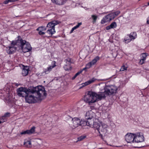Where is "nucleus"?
Masks as SVG:
<instances>
[{
    "label": "nucleus",
    "instance_id": "nucleus-28",
    "mask_svg": "<svg viewBox=\"0 0 149 149\" xmlns=\"http://www.w3.org/2000/svg\"><path fill=\"white\" fill-rule=\"evenodd\" d=\"M47 29V28H45L44 27L42 26L41 27H39L38 28L36 29V30L38 31H45Z\"/></svg>",
    "mask_w": 149,
    "mask_h": 149
},
{
    "label": "nucleus",
    "instance_id": "nucleus-47",
    "mask_svg": "<svg viewBox=\"0 0 149 149\" xmlns=\"http://www.w3.org/2000/svg\"><path fill=\"white\" fill-rule=\"evenodd\" d=\"M90 108L91 109H93L95 108V107H94V106H90Z\"/></svg>",
    "mask_w": 149,
    "mask_h": 149
},
{
    "label": "nucleus",
    "instance_id": "nucleus-22",
    "mask_svg": "<svg viewBox=\"0 0 149 149\" xmlns=\"http://www.w3.org/2000/svg\"><path fill=\"white\" fill-rule=\"evenodd\" d=\"M67 1V0H57L54 3L59 6H61L64 5Z\"/></svg>",
    "mask_w": 149,
    "mask_h": 149
},
{
    "label": "nucleus",
    "instance_id": "nucleus-30",
    "mask_svg": "<svg viewBox=\"0 0 149 149\" xmlns=\"http://www.w3.org/2000/svg\"><path fill=\"white\" fill-rule=\"evenodd\" d=\"M83 71V70H81L78 72L77 73H76L75 75L72 78V80H74L79 75L80 73H81Z\"/></svg>",
    "mask_w": 149,
    "mask_h": 149
},
{
    "label": "nucleus",
    "instance_id": "nucleus-16",
    "mask_svg": "<svg viewBox=\"0 0 149 149\" xmlns=\"http://www.w3.org/2000/svg\"><path fill=\"white\" fill-rule=\"evenodd\" d=\"M55 29H48L46 32V35L45 37L49 38L51 37L52 35L55 33Z\"/></svg>",
    "mask_w": 149,
    "mask_h": 149
},
{
    "label": "nucleus",
    "instance_id": "nucleus-37",
    "mask_svg": "<svg viewBox=\"0 0 149 149\" xmlns=\"http://www.w3.org/2000/svg\"><path fill=\"white\" fill-rule=\"evenodd\" d=\"M145 61V60H143L142 59H141L140 60V61L139 62V64L142 65V64H143V63H144Z\"/></svg>",
    "mask_w": 149,
    "mask_h": 149
},
{
    "label": "nucleus",
    "instance_id": "nucleus-40",
    "mask_svg": "<svg viewBox=\"0 0 149 149\" xmlns=\"http://www.w3.org/2000/svg\"><path fill=\"white\" fill-rule=\"evenodd\" d=\"M10 2V0H6L5 1L3 2V3L5 4H7L9 2Z\"/></svg>",
    "mask_w": 149,
    "mask_h": 149
},
{
    "label": "nucleus",
    "instance_id": "nucleus-51",
    "mask_svg": "<svg viewBox=\"0 0 149 149\" xmlns=\"http://www.w3.org/2000/svg\"><path fill=\"white\" fill-rule=\"evenodd\" d=\"M16 85V86H18V84H16V85Z\"/></svg>",
    "mask_w": 149,
    "mask_h": 149
},
{
    "label": "nucleus",
    "instance_id": "nucleus-19",
    "mask_svg": "<svg viewBox=\"0 0 149 149\" xmlns=\"http://www.w3.org/2000/svg\"><path fill=\"white\" fill-rule=\"evenodd\" d=\"M110 21H111V19H110L109 16H108V15H107L103 18L101 20V23L102 24H104Z\"/></svg>",
    "mask_w": 149,
    "mask_h": 149
},
{
    "label": "nucleus",
    "instance_id": "nucleus-5",
    "mask_svg": "<svg viewBox=\"0 0 149 149\" xmlns=\"http://www.w3.org/2000/svg\"><path fill=\"white\" fill-rule=\"evenodd\" d=\"M33 86L29 87L28 88L24 87H21L17 90V95L20 97H24L28 95L30 91H32V88Z\"/></svg>",
    "mask_w": 149,
    "mask_h": 149
},
{
    "label": "nucleus",
    "instance_id": "nucleus-29",
    "mask_svg": "<svg viewBox=\"0 0 149 149\" xmlns=\"http://www.w3.org/2000/svg\"><path fill=\"white\" fill-rule=\"evenodd\" d=\"M124 40L125 43H128L131 41V39L129 38L128 36H127L125 38Z\"/></svg>",
    "mask_w": 149,
    "mask_h": 149
},
{
    "label": "nucleus",
    "instance_id": "nucleus-8",
    "mask_svg": "<svg viewBox=\"0 0 149 149\" xmlns=\"http://www.w3.org/2000/svg\"><path fill=\"white\" fill-rule=\"evenodd\" d=\"M135 142H141L144 141V138L142 133H137L134 135Z\"/></svg>",
    "mask_w": 149,
    "mask_h": 149
},
{
    "label": "nucleus",
    "instance_id": "nucleus-21",
    "mask_svg": "<svg viewBox=\"0 0 149 149\" xmlns=\"http://www.w3.org/2000/svg\"><path fill=\"white\" fill-rule=\"evenodd\" d=\"M117 26V24L116 22H112L109 26L106 27V29L108 30L111 29H114Z\"/></svg>",
    "mask_w": 149,
    "mask_h": 149
},
{
    "label": "nucleus",
    "instance_id": "nucleus-18",
    "mask_svg": "<svg viewBox=\"0 0 149 149\" xmlns=\"http://www.w3.org/2000/svg\"><path fill=\"white\" fill-rule=\"evenodd\" d=\"M23 68L22 70V74L23 76H25L28 75L29 71V68L27 66H25L23 65Z\"/></svg>",
    "mask_w": 149,
    "mask_h": 149
},
{
    "label": "nucleus",
    "instance_id": "nucleus-11",
    "mask_svg": "<svg viewBox=\"0 0 149 149\" xmlns=\"http://www.w3.org/2000/svg\"><path fill=\"white\" fill-rule=\"evenodd\" d=\"M60 23V22L58 20L51 21L47 24V28H48V29H55V26L59 24Z\"/></svg>",
    "mask_w": 149,
    "mask_h": 149
},
{
    "label": "nucleus",
    "instance_id": "nucleus-1",
    "mask_svg": "<svg viewBox=\"0 0 149 149\" xmlns=\"http://www.w3.org/2000/svg\"><path fill=\"white\" fill-rule=\"evenodd\" d=\"M32 89L25 97L26 102L29 103L36 102V99L41 101L43 99L42 94L45 97L47 95L45 88L42 86L33 87Z\"/></svg>",
    "mask_w": 149,
    "mask_h": 149
},
{
    "label": "nucleus",
    "instance_id": "nucleus-2",
    "mask_svg": "<svg viewBox=\"0 0 149 149\" xmlns=\"http://www.w3.org/2000/svg\"><path fill=\"white\" fill-rule=\"evenodd\" d=\"M105 97L106 96L104 94H97L94 92L89 91L87 95L85 96L84 100L90 105L99 100H101L102 98H105Z\"/></svg>",
    "mask_w": 149,
    "mask_h": 149
},
{
    "label": "nucleus",
    "instance_id": "nucleus-45",
    "mask_svg": "<svg viewBox=\"0 0 149 149\" xmlns=\"http://www.w3.org/2000/svg\"><path fill=\"white\" fill-rule=\"evenodd\" d=\"M74 30L73 28H72L70 32V33H72L73 31Z\"/></svg>",
    "mask_w": 149,
    "mask_h": 149
},
{
    "label": "nucleus",
    "instance_id": "nucleus-48",
    "mask_svg": "<svg viewBox=\"0 0 149 149\" xmlns=\"http://www.w3.org/2000/svg\"><path fill=\"white\" fill-rule=\"evenodd\" d=\"M4 122V120H1L0 119V124L2 123H3V122Z\"/></svg>",
    "mask_w": 149,
    "mask_h": 149
},
{
    "label": "nucleus",
    "instance_id": "nucleus-10",
    "mask_svg": "<svg viewBox=\"0 0 149 149\" xmlns=\"http://www.w3.org/2000/svg\"><path fill=\"white\" fill-rule=\"evenodd\" d=\"M52 64H53V65L47 68V69H45L44 71L41 73L40 75L41 76L45 75V74H48L52 70V69L53 68L56 66V65L55 64L56 62L55 61H53L52 62Z\"/></svg>",
    "mask_w": 149,
    "mask_h": 149
},
{
    "label": "nucleus",
    "instance_id": "nucleus-46",
    "mask_svg": "<svg viewBox=\"0 0 149 149\" xmlns=\"http://www.w3.org/2000/svg\"><path fill=\"white\" fill-rule=\"evenodd\" d=\"M74 30L73 28H72L70 32V33H72L73 31Z\"/></svg>",
    "mask_w": 149,
    "mask_h": 149
},
{
    "label": "nucleus",
    "instance_id": "nucleus-20",
    "mask_svg": "<svg viewBox=\"0 0 149 149\" xmlns=\"http://www.w3.org/2000/svg\"><path fill=\"white\" fill-rule=\"evenodd\" d=\"M95 81V80L93 78L91 80H90L84 83H82L81 84L82 86L80 87L79 88H82L87 86L93 82Z\"/></svg>",
    "mask_w": 149,
    "mask_h": 149
},
{
    "label": "nucleus",
    "instance_id": "nucleus-6",
    "mask_svg": "<svg viewBox=\"0 0 149 149\" xmlns=\"http://www.w3.org/2000/svg\"><path fill=\"white\" fill-rule=\"evenodd\" d=\"M21 40L22 41L20 42L19 49H21L24 53L30 51L32 50V47L30 43L23 40L22 39Z\"/></svg>",
    "mask_w": 149,
    "mask_h": 149
},
{
    "label": "nucleus",
    "instance_id": "nucleus-42",
    "mask_svg": "<svg viewBox=\"0 0 149 149\" xmlns=\"http://www.w3.org/2000/svg\"><path fill=\"white\" fill-rule=\"evenodd\" d=\"M147 23L148 24H149V17L147 19Z\"/></svg>",
    "mask_w": 149,
    "mask_h": 149
},
{
    "label": "nucleus",
    "instance_id": "nucleus-36",
    "mask_svg": "<svg viewBox=\"0 0 149 149\" xmlns=\"http://www.w3.org/2000/svg\"><path fill=\"white\" fill-rule=\"evenodd\" d=\"M127 68L125 67L124 65L123 66L121 69L120 70V71H124L125 70H127Z\"/></svg>",
    "mask_w": 149,
    "mask_h": 149
},
{
    "label": "nucleus",
    "instance_id": "nucleus-15",
    "mask_svg": "<svg viewBox=\"0 0 149 149\" xmlns=\"http://www.w3.org/2000/svg\"><path fill=\"white\" fill-rule=\"evenodd\" d=\"M17 47L10 46L6 47V52L9 54H11L14 53L17 49Z\"/></svg>",
    "mask_w": 149,
    "mask_h": 149
},
{
    "label": "nucleus",
    "instance_id": "nucleus-14",
    "mask_svg": "<svg viewBox=\"0 0 149 149\" xmlns=\"http://www.w3.org/2000/svg\"><path fill=\"white\" fill-rule=\"evenodd\" d=\"M72 121L73 122V126L74 128H76L80 126L81 120L78 118L75 117L72 118Z\"/></svg>",
    "mask_w": 149,
    "mask_h": 149
},
{
    "label": "nucleus",
    "instance_id": "nucleus-12",
    "mask_svg": "<svg viewBox=\"0 0 149 149\" xmlns=\"http://www.w3.org/2000/svg\"><path fill=\"white\" fill-rule=\"evenodd\" d=\"M18 37V39L17 40H13L12 41L10 45L14 46L15 47H17L19 48L20 42H21L22 41L21 39L22 38L21 37L19 36Z\"/></svg>",
    "mask_w": 149,
    "mask_h": 149
},
{
    "label": "nucleus",
    "instance_id": "nucleus-32",
    "mask_svg": "<svg viewBox=\"0 0 149 149\" xmlns=\"http://www.w3.org/2000/svg\"><path fill=\"white\" fill-rule=\"evenodd\" d=\"M108 16H109L110 19H111V20L113 19L115 17L114 15V14L113 13H110V14H108Z\"/></svg>",
    "mask_w": 149,
    "mask_h": 149
},
{
    "label": "nucleus",
    "instance_id": "nucleus-49",
    "mask_svg": "<svg viewBox=\"0 0 149 149\" xmlns=\"http://www.w3.org/2000/svg\"><path fill=\"white\" fill-rule=\"evenodd\" d=\"M73 28L74 30H75V29H77V27L75 26H74V27Z\"/></svg>",
    "mask_w": 149,
    "mask_h": 149
},
{
    "label": "nucleus",
    "instance_id": "nucleus-33",
    "mask_svg": "<svg viewBox=\"0 0 149 149\" xmlns=\"http://www.w3.org/2000/svg\"><path fill=\"white\" fill-rule=\"evenodd\" d=\"M141 59H142L143 60H146V56H147V54L145 53H142L141 54Z\"/></svg>",
    "mask_w": 149,
    "mask_h": 149
},
{
    "label": "nucleus",
    "instance_id": "nucleus-4",
    "mask_svg": "<svg viewBox=\"0 0 149 149\" xmlns=\"http://www.w3.org/2000/svg\"><path fill=\"white\" fill-rule=\"evenodd\" d=\"M101 124L98 123L96 129L99 133L101 138L103 139V135L105 136L107 135L108 131V125L106 124L103 123Z\"/></svg>",
    "mask_w": 149,
    "mask_h": 149
},
{
    "label": "nucleus",
    "instance_id": "nucleus-25",
    "mask_svg": "<svg viewBox=\"0 0 149 149\" xmlns=\"http://www.w3.org/2000/svg\"><path fill=\"white\" fill-rule=\"evenodd\" d=\"M80 126L82 127L86 125L88 126L87 124V121L86 119L85 120H81V123L80 124Z\"/></svg>",
    "mask_w": 149,
    "mask_h": 149
},
{
    "label": "nucleus",
    "instance_id": "nucleus-43",
    "mask_svg": "<svg viewBox=\"0 0 149 149\" xmlns=\"http://www.w3.org/2000/svg\"><path fill=\"white\" fill-rule=\"evenodd\" d=\"M10 0V2H15V1H18L19 0Z\"/></svg>",
    "mask_w": 149,
    "mask_h": 149
},
{
    "label": "nucleus",
    "instance_id": "nucleus-34",
    "mask_svg": "<svg viewBox=\"0 0 149 149\" xmlns=\"http://www.w3.org/2000/svg\"><path fill=\"white\" fill-rule=\"evenodd\" d=\"M91 17L93 19V22H95L97 18V16L95 15H92L91 16Z\"/></svg>",
    "mask_w": 149,
    "mask_h": 149
},
{
    "label": "nucleus",
    "instance_id": "nucleus-7",
    "mask_svg": "<svg viewBox=\"0 0 149 149\" xmlns=\"http://www.w3.org/2000/svg\"><path fill=\"white\" fill-rule=\"evenodd\" d=\"M89 113L88 112H86L85 116V118L87 120L88 126L90 127L96 128L98 123L94 121L93 117L92 116H90Z\"/></svg>",
    "mask_w": 149,
    "mask_h": 149
},
{
    "label": "nucleus",
    "instance_id": "nucleus-3",
    "mask_svg": "<svg viewBox=\"0 0 149 149\" xmlns=\"http://www.w3.org/2000/svg\"><path fill=\"white\" fill-rule=\"evenodd\" d=\"M104 93L101 92L102 94H104V95H106L110 96L114 95L116 93L118 89V87L114 85L106 86L104 88Z\"/></svg>",
    "mask_w": 149,
    "mask_h": 149
},
{
    "label": "nucleus",
    "instance_id": "nucleus-38",
    "mask_svg": "<svg viewBox=\"0 0 149 149\" xmlns=\"http://www.w3.org/2000/svg\"><path fill=\"white\" fill-rule=\"evenodd\" d=\"M67 61L66 62V63L68 64H69V63L70 65L71 64V59L70 58H68L66 60Z\"/></svg>",
    "mask_w": 149,
    "mask_h": 149
},
{
    "label": "nucleus",
    "instance_id": "nucleus-50",
    "mask_svg": "<svg viewBox=\"0 0 149 149\" xmlns=\"http://www.w3.org/2000/svg\"><path fill=\"white\" fill-rule=\"evenodd\" d=\"M87 68L86 67H85V68H84L82 70H83V71L84 70H85L87 69Z\"/></svg>",
    "mask_w": 149,
    "mask_h": 149
},
{
    "label": "nucleus",
    "instance_id": "nucleus-35",
    "mask_svg": "<svg viewBox=\"0 0 149 149\" xmlns=\"http://www.w3.org/2000/svg\"><path fill=\"white\" fill-rule=\"evenodd\" d=\"M120 13L119 11H117L114 12L113 13L114 14L115 17H116V16H118Z\"/></svg>",
    "mask_w": 149,
    "mask_h": 149
},
{
    "label": "nucleus",
    "instance_id": "nucleus-24",
    "mask_svg": "<svg viewBox=\"0 0 149 149\" xmlns=\"http://www.w3.org/2000/svg\"><path fill=\"white\" fill-rule=\"evenodd\" d=\"M24 144L25 146L27 148H31L32 146L30 140H28L25 141L24 142Z\"/></svg>",
    "mask_w": 149,
    "mask_h": 149
},
{
    "label": "nucleus",
    "instance_id": "nucleus-13",
    "mask_svg": "<svg viewBox=\"0 0 149 149\" xmlns=\"http://www.w3.org/2000/svg\"><path fill=\"white\" fill-rule=\"evenodd\" d=\"M36 127L35 126H33L30 130H27L26 131H22L20 133L21 135L25 134H33L35 132V129Z\"/></svg>",
    "mask_w": 149,
    "mask_h": 149
},
{
    "label": "nucleus",
    "instance_id": "nucleus-26",
    "mask_svg": "<svg viewBox=\"0 0 149 149\" xmlns=\"http://www.w3.org/2000/svg\"><path fill=\"white\" fill-rule=\"evenodd\" d=\"M63 67L65 70L66 71L71 70L72 68V67L69 64H69L67 63L65 64Z\"/></svg>",
    "mask_w": 149,
    "mask_h": 149
},
{
    "label": "nucleus",
    "instance_id": "nucleus-31",
    "mask_svg": "<svg viewBox=\"0 0 149 149\" xmlns=\"http://www.w3.org/2000/svg\"><path fill=\"white\" fill-rule=\"evenodd\" d=\"M86 137V135H82L78 138V141H81L82 140L84 139Z\"/></svg>",
    "mask_w": 149,
    "mask_h": 149
},
{
    "label": "nucleus",
    "instance_id": "nucleus-39",
    "mask_svg": "<svg viewBox=\"0 0 149 149\" xmlns=\"http://www.w3.org/2000/svg\"><path fill=\"white\" fill-rule=\"evenodd\" d=\"M38 34L40 35H44L46 34V32H42V31H39Z\"/></svg>",
    "mask_w": 149,
    "mask_h": 149
},
{
    "label": "nucleus",
    "instance_id": "nucleus-17",
    "mask_svg": "<svg viewBox=\"0 0 149 149\" xmlns=\"http://www.w3.org/2000/svg\"><path fill=\"white\" fill-rule=\"evenodd\" d=\"M99 59L100 57L98 56H96L91 62L88 63L86 66H88V68H90L92 65H94Z\"/></svg>",
    "mask_w": 149,
    "mask_h": 149
},
{
    "label": "nucleus",
    "instance_id": "nucleus-9",
    "mask_svg": "<svg viewBox=\"0 0 149 149\" xmlns=\"http://www.w3.org/2000/svg\"><path fill=\"white\" fill-rule=\"evenodd\" d=\"M135 134L128 133L125 136V139L126 141L128 143H131L135 141Z\"/></svg>",
    "mask_w": 149,
    "mask_h": 149
},
{
    "label": "nucleus",
    "instance_id": "nucleus-27",
    "mask_svg": "<svg viewBox=\"0 0 149 149\" xmlns=\"http://www.w3.org/2000/svg\"><path fill=\"white\" fill-rule=\"evenodd\" d=\"M10 113H6L5 114H4V116H3L1 118H0V119L1 120H4V122L6 120L5 119V118L7 117H9L10 116Z\"/></svg>",
    "mask_w": 149,
    "mask_h": 149
},
{
    "label": "nucleus",
    "instance_id": "nucleus-41",
    "mask_svg": "<svg viewBox=\"0 0 149 149\" xmlns=\"http://www.w3.org/2000/svg\"><path fill=\"white\" fill-rule=\"evenodd\" d=\"M82 24V23L81 22H80V23H79L78 24L76 25V26L77 28H78V27H79Z\"/></svg>",
    "mask_w": 149,
    "mask_h": 149
},
{
    "label": "nucleus",
    "instance_id": "nucleus-23",
    "mask_svg": "<svg viewBox=\"0 0 149 149\" xmlns=\"http://www.w3.org/2000/svg\"><path fill=\"white\" fill-rule=\"evenodd\" d=\"M127 36H128L129 38L131 39L132 40H134L136 38L137 35L136 32H133L131 33L129 35H127Z\"/></svg>",
    "mask_w": 149,
    "mask_h": 149
},
{
    "label": "nucleus",
    "instance_id": "nucleus-52",
    "mask_svg": "<svg viewBox=\"0 0 149 149\" xmlns=\"http://www.w3.org/2000/svg\"><path fill=\"white\" fill-rule=\"evenodd\" d=\"M147 6H149V2L148 3Z\"/></svg>",
    "mask_w": 149,
    "mask_h": 149
},
{
    "label": "nucleus",
    "instance_id": "nucleus-44",
    "mask_svg": "<svg viewBox=\"0 0 149 149\" xmlns=\"http://www.w3.org/2000/svg\"><path fill=\"white\" fill-rule=\"evenodd\" d=\"M74 30L73 28H72L70 32V33H72L73 31Z\"/></svg>",
    "mask_w": 149,
    "mask_h": 149
}]
</instances>
